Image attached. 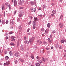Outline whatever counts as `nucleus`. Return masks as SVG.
Returning a JSON list of instances; mask_svg holds the SVG:
<instances>
[{"instance_id":"24","label":"nucleus","mask_w":66,"mask_h":66,"mask_svg":"<svg viewBox=\"0 0 66 66\" xmlns=\"http://www.w3.org/2000/svg\"><path fill=\"white\" fill-rule=\"evenodd\" d=\"M42 60L43 62H45V58H44L43 57Z\"/></svg>"},{"instance_id":"62","label":"nucleus","mask_w":66,"mask_h":66,"mask_svg":"<svg viewBox=\"0 0 66 66\" xmlns=\"http://www.w3.org/2000/svg\"><path fill=\"white\" fill-rule=\"evenodd\" d=\"M51 49H53V47H51Z\"/></svg>"},{"instance_id":"27","label":"nucleus","mask_w":66,"mask_h":66,"mask_svg":"<svg viewBox=\"0 0 66 66\" xmlns=\"http://www.w3.org/2000/svg\"><path fill=\"white\" fill-rule=\"evenodd\" d=\"M40 52L41 53H44V50H40Z\"/></svg>"},{"instance_id":"12","label":"nucleus","mask_w":66,"mask_h":66,"mask_svg":"<svg viewBox=\"0 0 66 66\" xmlns=\"http://www.w3.org/2000/svg\"><path fill=\"white\" fill-rule=\"evenodd\" d=\"M52 13L53 14H55L56 13V11L55 10H53L52 11Z\"/></svg>"},{"instance_id":"1","label":"nucleus","mask_w":66,"mask_h":66,"mask_svg":"<svg viewBox=\"0 0 66 66\" xmlns=\"http://www.w3.org/2000/svg\"><path fill=\"white\" fill-rule=\"evenodd\" d=\"M63 26L64 24H62V23H60L59 24V26H60V28L61 29H62V28H63Z\"/></svg>"},{"instance_id":"47","label":"nucleus","mask_w":66,"mask_h":66,"mask_svg":"<svg viewBox=\"0 0 66 66\" xmlns=\"http://www.w3.org/2000/svg\"><path fill=\"white\" fill-rule=\"evenodd\" d=\"M15 39H13L11 40V41H12V42H13V41H15Z\"/></svg>"},{"instance_id":"54","label":"nucleus","mask_w":66,"mask_h":66,"mask_svg":"<svg viewBox=\"0 0 66 66\" xmlns=\"http://www.w3.org/2000/svg\"><path fill=\"white\" fill-rule=\"evenodd\" d=\"M60 2H62V0H60Z\"/></svg>"},{"instance_id":"50","label":"nucleus","mask_w":66,"mask_h":66,"mask_svg":"<svg viewBox=\"0 0 66 66\" xmlns=\"http://www.w3.org/2000/svg\"><path fill=\"white\" fill-rule=\"evenodd\" d=\"M49 43H52V40H50L49 41Z\"/></svg>"},{"instance_id":"58","label":"nucleus","mask_w":66,"mask_h":66,"mask_svg":"<svg viewBox=\"0 0 66 66\" xmlns=\"http://www.w3.org/2000/svg\"><path fill=\"white\" fill-rule=\"evenodd\" d=\"M43 44H46V42H43Z\"/></svg>"},{"instance_id":"43","label":"nucleus","mask_w":66,"mask_h":66,"mask_svg":"<svg viewBox=\"0 0 66 66\" xmlns=\"http://www.w3.org/2000/svg\"><path fill=\"white\" fill-rule=\"evenodd\" d=\"M24 40H27V38L26 37H24Z\"/></svg>"},{"instance_id":"36","label":"nucleus","mask_w":66,"mask_h":66,"mask_svg":"<svg viewBox=\"0 0 66 66\" xmlns=\"http://www.w3.org/2000/svg\"><path fill=\"white\" fill-rule=\"evenodd\" d=\"M45 30V29L44 28H42L41 29V31H44Z\"/></svg>"},{"instance_id":"30","label":"nucleus","mask_w":66,"mask_h":66,"mask_svg":"<svg viewBox=\"0 0 66 66\" xmlns=\"http://www.w3.org/2000/svg\"><path fill=\"white\" fill-rule=\"evenodd\" d=\"M63 15H61L60 18V19H63Z\"/></svg>"},{"instance_id":"8","label":"nucleus","mask_w":66,"mask_h":66,"mask_svg":"<svg viewBox=\"0 0 66 66\" xmlns=\"http://www.w3.org/2000/svg\"><path fill=\"white\" fill-rule=\"evenodd\" d=\"M18 28L20 30H21L22 29V26L20 25H19Z\"/></svg>"},{"instance_id":"14","label":"nucleus","mask_w":66,"mask_h":66,"mask_svg":"<svg viewBox=\"0 0 66 66\" xmlns=\"http://www.w3.org/2000/svg\"><path fill=\"white\" fill-rule=\"evenodd\" d=\"M16 5H17V1H16L15 0L14 1V5L15 6Z\"/></svg>"},{"instance_id":"26","label":"nucleus","mask_w":66,"mask_h":66,"mask_svg":"<svg viewBox=\"0 0 66 66\" xmlns=\"http://www.w3.org/2000/svg\"><path fill=\"white\" fill-rule=\"evenodd\" d=\"M20 14H22L23 13V11H20Z\"/></svg>"},{"instance_id":"49","label":"nucleus","mask_w":66,"mask_h":66,"mask_svg":"<svg viewBox=\"0 0 66 66\" xmlns=\"http://www.w3.org/2000/svg\"><path fill=\"white\" fill-rule=\"evenodd\" d=\"M52 35H51L50 36V38H52Z\"/></svg>"},{"instance_id":"28","label":"nucleus","mask_w":66,"mask_h":66,"mask_svg":"<svg viewBox=\"0 0 66 66\" xmlns=\"http://www.w3.org/2000/svg\"><path fill=\"white\" fill-rule=\"evenodd\" d=\"M39 62L40 64H42V63H43V61H41V60H40L39 61Z\"/></svg>"},{"instance_id":"18","label":"nucleus","mask_w":66,"mask_h":66,"mask_svg":"<svg viewBox=\"0 0 66 66\" xmlns=\"http://www.w3.org/2000/svg\"><path fill=\"white\" fill-rule=\"evenodd\" d=\"M10 45H12V46H15V44L13 43H10Z\"/></svg>"},{"instance_id":"42","label":"nucleus","mask_w":66,"mask_h":66,"mask_svg":"<svg viewBox=\"0 0 66 66\" xmlns=\"http://www.w3.org/2000/svg\"><path fill=\"white\" fill-rule=\"evenodd\" d=\"M36 59H38V60L39 59V57L38 56H37L36 57Z\"/></svg>"},{"instance_id":"20","label":"nucleus","mask_w":66,"mask_h":66,"mask_svg":"<svg viewBox=\"0 0 66 66\" xmlns=\"http://www.w3.org/2000/svg\"><path fill=\"white\" fill-rule=\"evenodd\" d=\"M16 37L15 36H12L11 37V39H14V38H15Z\"/></svg>"},{"instance_id":"37","label":"nucleus","mask_w":66,"mask_h":66,"mask_svg":"<svg viewBox=\"0 0 66 66\" xmlns=\"http://www.w3.org/2000/svg\"><path fill=\"white\" fill-rule=\"evenodd\" d=\"M31 23V21H30L28 23V24H30Z\"/></svg>"},{"instance_id":"63","label":"nucleus","mask_w":66,"mask_h":66,"mask_svg":"<svg viewBox=\"0 0 66 66\" xmlns=\"http://www.w3.org/2000/svg\"><path fill=\"white\" fill-rule=\"evenodd\" d=\"M65 56H66V54L64 55V57H65Z\"/></svg>"},{"instance_id":"46","label":"nucleus","mask_w":66,"mask_h":66,"mask_svg":"<svg viewBox=\"0 0 66 66\" xmlns=\"http://www.w3.org/2000/svg\"><path fill=\"white\" fill-rule=\"evenodd\" d=\"M33 29H35L36 28L35 26H33Z\"/></svg>"},{"instance_id":"22","label":"nucleus","mask_w":66,"mask_h":66,"mask_svg":"<svg viewBox=\"0 0 66 66\" xmlns=\"http://www.w3.org/2000/svg\"><path fill=\"white\" fill-rule=\"evenodd\" d=\"M49 31V29H48L47 30H46L45 31V32H46V33H48L49 32L48 31Z\"/></svg>"},{"instance_id":"48","label":"nucleus","mask_w":66,"mask_h":66,"mask_svg":"<svg viewBox=\"0 0 66 66\" xmlns=\"http://www.w3.org/2000/svg\"><path fill=\"white\" fill-rule=\"evenodd\" d=\"M54 14H51V15L52 16V17H53V16H54Z\"/></svg>"},{"instance_id":"52","label":"nucleus","mask_w":66,"mask_h":66,"mask_svg":"<svg viewBox=\"0 0 66 66\" xmlns=\"http://www.w3.org/2000/svg\"><path fill=\"white\" fill-rule=\"evenodd\" d=\"M46 49H47V50H48L49 49V48H46Z\"/></svg>"},{"instance_id":"33","label":"nucleus","mask_w":66,"mask_h":66,"mask_svg":"<svg viewBox=\"0 0 66 66\" xmlns=\"http://www.w3.org/2000/svg\"><path fill=\"white\" fill-rule=\"evenodd\" d=\"M6 65H7V66L9 65V62H6Z\"/></svg>"},{"instance_id":"25","label":"nucleus","mask_w":66,"mask_h":66,"mask_svg":"<svg viewBox=\"0 0 66 66\" xmlns=\"http://www.w3.org/2000/svg\"><path fill=\"white\" fill-rule=\"evenodd\" d=\"M32 59H34V56H33V55H31V57H30Z\"/></svg>"},{"instance_id":"7","label":"nucleus","mask_w":66,"mask_h":66,"mask_svg":"<svg viewBox=\"0 0 66 66\" xmlns=\"http://www.w3.org/2000/svg\"><path fill=\"white\" fill-rule=\"evenodd\" d=\"M20 50H22V51H23V50H24V48H23V45L21 46Z\"/></svg>"},{"instance_id":"57","label":"nucleus","mask_w":66,"mask_h":66,"mask_svg":"<svg viewBox=\"0 0 66 66\" xmlns=\"http://www.w3.org/2000/svg\"><path fill=\"white\" fill-rule=\"evenodd\" d=\"M8 4V3H5V4L6 5H7V4Z\"/></svg>"},{"instance_id":"44","label":"nucleus","mask_w":66,"mask_h":66,"mask_svg":"<svg viewBox=\"0 0 66 66\" xmlns=\"http://www.w3.org/2000/svg\"><path fill=\"white\" fill-rule=\"evenodd\" d=\"M29 30H30V29H28L27 31V32H29Z\"/></svg>"},{"instance_id":"32","label":"nucleus","mask_w":66,"mask_h":66,"mask_svg":"<svg viewBox=\"0 0 66 66\" xmlns=\"http://www.w3.org/2000/svg\"><path fill=\"white\" fill-rule=\"evenodd\" d=\"M13 32L12 31L10 32H9V34H13Z\"/></svg>"},{"instance_id":"17","label":"nucleus","mask_w":66,"mask_h":66,"mask_svg":"<svg viewBox=\"0 0 66 66\" xmlns=\"http://www.w3.org/2000/svg\"><path fill=\"white\" fill-rule=\"evenodd\" d=\"M61 42L62 43H64L65 42V40H64V39L61 40Z\"/></svg>"},{"instance_id":"13","label":"nucleus","mask_w":66,"mask_h":66,"mask_svg":"<svg viewBox=\"0 0 66 66\" xmlns=\"http://www.w3.org/2000/svg\"><path fill=\"white\" fill-rule=\"evenodd\" d=\"M24 43L26 44H29V42L28 41H25Z\"/></svg>"},{"instance_id":"9","label":"nucleus","mask_w":66,"mask_h":66,"mask_svg":"<svg viewBox=\"0 0 66 66\" xmlns=\"http://www.w3.org/2000/svg\"><path fill=\"white\" fill-rule=\"evenodd\" d=\"M32 12H35V8H32L31 10Z\"/></svg>"},{"instance_id":"23","label":"nucleus","mask_w":66,"mask_h":66,"mask_svg":"<svg viewBox=\"0 0 66 66\" xmlns=\"http://www.w3.org/2000/svg\"><path fill=\"white\" fill-rule=\"evenodd\" d=\"M37 42L38 43V42H39L40 43V44H42V42L41 41H39V40H37Z\"/></svg>"},{"instance_id":"39","label":"nucleus","mask_w":66,"mask_h":66,"mask_svg":"<svg viewBox=\"0 0 66 66\" xmlns=\"http://www.w3.org/2000/svg\"><path fill=\"white\" fill-rule=\"evenodd\" d=\"M45 60L46 61H48V58H45Z\"/></svg>"},{"instance_id":"61","label":"nucleus","mask_w":66,"mask_h":66,"mask_svg":"<svg viewBox=\"0 0 66 66\" xmlns=\"http://www.w3.org/2000/svg\"><path fill=\"white\" fill-rule=\"evenodd\" d=\"M2 63H0V65H1V66L2 65Z\"/></svg>"},{"instance_id":"2","label":"nucleus","mask_w":66,"mask_h":66,"mask_svg":"<svg viewBox=\"0 0 66 66\" xmlns=\"http://www.w3.org/2000/svg\"><path fill=\"white\" fill-rule=\"evenodd\" d=\"M14 55V56H16V57H18V56H19V53L18 52L16 53Z\"/></svg>"},{"instance_id":"31","label":"nucleus","mask_w":66,"mask_h":66,"mask_svg":"<svg viewBox=\"0 0 66 66\" xmlns=\"http://www.w3.org/2000/svg\"><path fill=\"white\" fill-rule=\"evenodd\" d=\"M22 16H23L22 14H19V16L21 17Z\"/></svg>"},{"instance_id":"29","label":"nucleus","mask_w":66,"mask_h":66,"mask_svg":"<svg viewBox=\"0 0 66 66\" xmlns=\"http://www.w3.org/2000/svg\"><path fill=\"white\" fill-rule=\"evenodd\" d=\"M56 32V31H55V30H54V31H53L52 32V33H55V32Z\"/></svg>"},{"instance_id":"21","label":"nucleus","mask_w":66,"mask_h":66,"mask_svg":"<svg viewBox=\"0 0 66 66\" xmlns=\"http://www.w3.org/2000/svg\"><path fill=\"white\" fill-rule=\"evenodd\" d=\"M19 60L21 62H24V60H23V59H20Z\"/></svg>"},{"instance_id":"53","label":"nucleus","mask_w":66,"mask_h":66,"mask_svg":"<svg viewBox=\"0 0 66 66\" xmlns=\"http://www.w3.org/2000/svg\"><path fill=\"white\" fill-rule=\"evenodd\" d=\"M23 9V7H20V9Z\"/></svg>"},{"instance_id":"15","label":"nucleus","mask_w":66,"mask_h":66,"mask_svg":"<svg viewBox=\"0 0 66 66\" xmlns=\"http://www.w3.org/2000/svg\"><path fill=\"white\" fill-rule=\"evenodd\" d=\"M47 26L48 28H49L50 27V23H48L47 24Z\"/></svg>"},{"instance_id":"6","label":"nucleus","mask_w":66,"mask_h":66,"mask_svg":"<svg viewBox=\"0 0 66 66\" xmlns=\"http://www.w3.org/2000/svg\"><path fill=\"white\" fill-rule=\"evenodd\" d=\"M34 21H35V22L37 21V18L36 17H35L34 19Z\"/></svg>"},{"instance_id":"5","label":"nucleus","mask_w":66,"mask_h":66,"mask_svg":"<svg viewBox=\"0 0 66 66\" xmlns=\"http://www.w3.org/2000/svg\"><path fill=\"white\" fill-rule=\"evenodd\" d=\"M33 26H35V27H36V23L34 21H33Z\"/></svg>"},{"instance_id":"11","label":"nucleus","mask_w":66,"mask_h":66,"mask_svg":"<svg viewBox=\"0 0 66 66\" xmlns=\"http://www.w3.org/2000/svg\"><path fill=\"white\" fill-rule=\"evenodd\" d=\"M9 54L10 55V56H12L13 55V53H12V51H10L9 52Z\"/></svg>"},{"instance_id":"51","label":"nucleus","mask_w":66,"mask_h":66,"mask_svg":"<svg viewBox=\"0 0 66 66\" xmlns=\"http://www.w3.org/2000/svg\"><path fill=\"white\" fill-rule=\"evenodd\" d=\"M5 54H7V51L5 52Z\"/></svg>"},{"instance_id":"41","label":"nucleus","mask_w":66,"mask_h":66,"mask_svg":"<svg viewBox=\"0 0 66 66\" xmlns=\"http://www.w3.org/2000/svg\"><path fill=\"white\" fill-rule=\"evenodd\" d=\"M6 24H7L8 23H9V21L7 20L6 21Z\"/></svg>"},{"instance_id":"64","label":"nucleus","mask_w":66,"mask_h":66,"mask_svg":"<svg viewBox=\"0 0 66 66\" xmlns=\"http://www.w3.org/2000/svg\"><path fill=\"white\" fill-rule=\"evenodd\" d=\"M64 52H66V50H64Z\"/></svg>"},{"instance_id":"45","label":"nucleus","mask_w":66,"mask_h":66,"mask_svg":"<svg viewBox=\"0 0 66 66\" xmlns=\"http://www.w3.org/2000/svg\"><path fill=\"white\" fill-rule=\"evenodd\" d=\"M2 23L3 24H5V22H2Z\"/></svg>"},{"instance_id":"40","label":"nucleus","mask_w":66,"mask_h":66,"mask_svg":"<svg viewBox=\"0 0 66 66\" xmlns=\"http://www.w3.org/2000/svg\"><path fill=\"white\" fill-rule=\"evenodd\" d=\"M30 19H32L33 18L32 17V16H30Z\"/></svg>"},{"instance_id":"55","label":"nucleus","mask_w":66,"mask_h":66,"mask_svg":"<svg viewBox=\"0 0 66 66\" xmlns=\"http://www.w3.org/2000/svg\"><path fill=\"white\" fill-rule=\"evenodd\" d=\"M38 16H40V17H42V15H38Z\"/></svg>"},{"instance_id":"35","label":"nucleus","mask_w":66,"mask_h":66,"mask_svg":"<svg viewBox=\"0 0 66 66\" xmlns=\"http://www.w3.org/2000/svg\"><path fill=\"white\" fill-rule=\"evenodd\" d=\"M10 24H14V22H11L10 23Z\"/></svg>"},{"instance_id":"56","label":"nucleus","mask_w":66,"mask_h":66,"mask_svg":"<svg viewBox=\"0 0 66 66\" xmlns=\"http://www.w3.org/2000/svg\"><path fill=\"white\" fill-rule=\"evenodd\" d=\"M59 49H62V47L61 46H60L59 47Z\"/></svg>"},{"instance_id":"59","label":"nucleus","mask_w":66,"mask_h":66,"mask_svg":"<svg viewBox=\"0 0 66 66\" xmlns=\"http://www.w3.org/2000/svg\"><path fill=\"white\" fill-rule=\"evenodd\" d=\"M6 63H4V66H5V65H6Z\"/></svg>"},{"instance_id":"38","label":"nucleus","mask_w":66,"mask_h":66,"mask_svg":"<svg viewBox=\"0 0 66 66\" xmlns=\"http://www.w3.org/2000/svg\"><path fill=\"white\" fill-rule=\"evenodd\" d=\"M31 4L32 5H34V3L33 2H31Z\"/></svg>"},{"instance_id":"10","label":"nucleus","mask_w":66,"mask_h":66,"mask_svg":"<svg viewBox=\"0 0 66 66\" xmlns=\"http://www.w3.org/2000/svg\"><path fill=\"white\" fill-rule=\"evenodd\" d=\"M2 10H5V7H4V5H3L2 6Z\"/></svg>"},{"instance_id":"19","label":"nucleus","mask_w":66,"mask_h":66,"mask_svg":"<svg viewBox=\"0 0 66 66\" xmlns=\"http://www.w3.org/2000/svg\"><path fill=\"white\" fill-rule=\"evenodd\" d=\"M40 64L39 63H37L36 64V66H40Z\"/></svg>"},{"instance_id":"60","label":"nucleus","mask_w":66,"mask_h":66,"mask_svg":"<svg viewBox=\"0 0 66 66\" xmlns=\"http://www.w3.org/2000/svg\"><path fill=\"white\" fill-rule=\"evenodd\" d=\"M18 21H20V19H18Z\"/></svg>"},{"instance_id":"3","label":"nucleus","mask_w":66,"mask_h":66,"mask_svg":"<svg viewBox=\"0 0 66 66\" xmlns=\"http://www.w3.org/2000/svg\"><path fill=\"white\" fill-rule=\"evenodd\" d=\"M18 3L19 5H21L22 4V2L21 0H18Z\"/></svg>"},{"instance_id":"34","label":"nucleus","mask_w":66,"mask_h":66,"mask_svg":"<svg viewBox=\"0 0 66 66\" xmlns=\"http://www.w3.org/2000/svg\"><path fill=\"white\" fill-rule=\"evenodd\" d=\"M14 62L15 63V64H17V63H18V61H17L16 60V61H15Z\"/></svg>"},{"instance_id":"4","label":"nucleus","mask_w":66,"mask_h":66,"mask_svg":"<svg viewBox=\"0 0 66 66\" xmlns=\"http://www.w3.org/2000/svg\"><path fill=\"white\" fill-rule=\"evenodd\" d=\"M35 38L34 37H33L32 38L30 39L29 40V42L30 43H32L33 41V40Z\"/></svg>"},{"instance_id":"16","label":"nucleus","mask_w":66,"mask_h":66,"mask_svg":"<svg viewBox=\"0 0 66 66\" xmlns=\"http://www.w3.org/2000/svg\"><path fill=\"white\" fill-rule=\"evenodd\" d=\"M9 59V57L8 56H6L5 57V59L6 60H8Z\"/></svg>"}]
</instances>
